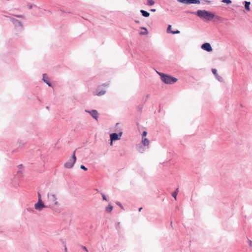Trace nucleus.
I'll use <instances>...</instances> for the list:
<instances>
[{
	"instance_id": "nucleus-33",
	"label": "nucleus",
	"mask_w": 252,
	"mask_h": 252,
	"mask_svg": "<svg viewBox=\"0 0 252 252\" xmlns=\"http://www.w3.org/2000/svg\"><path fill=\"white\" fill-rule=\"evenodd\" d=\"M157 73L159 75V74H163V73H161V72H158V71H157Z\"/></svg>"
},
{
	"instance_id": "nucleus-23",
	"label": "nucleus",
	"mask_w": 252,
	"mask_h": 252,
	"mask_svg": "<svg viewBox=\"0 0 252 252\" xmlns=\"http://www.w3.org/2000/svg\"><path fill=\"white\" fill-rule=\"evenodd\" d=\"M38 201L40 202L42 201L41 199V194L39 193H38Z\"/></svg>"
},
{
	"instance_id": "nucleus-24",
	"label": "nucleus",
	"mask_w": 252,
	"mask_h": 252,
	"mask_svg": "<svg viewBox=\"0 0 252 252\" xmlns=\"http://www.w3.org/2000/svg\"><path fill=\"white\" fill-rule=\"evenodd\" d=\"M147 134V132L146 131H144L142 134V137H145Z\"/></svg>"
},
{
	"instance_id": "nucleus-9",
	"label": "nucleus",
	"mask_w": 252,
	"mask_h": 252,
	"mask_svg": "<svg viewBox=\"0 0 252 252\" xmlns=\"http://www.w3.org/2000/svg\"><path fill=\"white\" fill-rule=\"evenodd\" d=\"M48 205L45 206L42 201L39 202L38 201L37 203H36L34 205L35 209L37 210L40 211L43 208L48 207Z\"/></svg>"
},
{
	"instance_id": "nucleus-12",
	"label": "nucleus",
	"mask_w": 252,
	"mask_h": 252,
	"mask_svg": "<svg viewBox=\"0 0 252 252\" xmlns=\"http://www.w3.org/2000/svg\"><path fill=\"white\" fill-rule=\"evenodd\" d=\"M212 73L215 75L216 79L220 82H221L222 81V78L221 77L219 76L217 70L216 69H212Z\"/></svg>"
},
{
	"instance_id": "nucleus-7",
	"label": "nucleus",
	"mask_w": 252,
	"mask_h": 252,
	"mask_svg": "<svg viewBox=\"0 0 252 252\" xmlns=\"http://www.w3.org/2000/svg\"><path fill=\"white\" fill-rule=\"evenodd\" d=\"M136 148L137 151L140 153H143L147 149H148L147 147L144 146L141 143L137 144L136 146Z\"/></svg>"
},
{
	"instance_id": "nucleus-26",
	"label": "nucleus",
	"mask_w": 252,
	"mask_h": 252,
	"mask_svg": "<svg viewBox=\"0 0 252 252\" xmlns=\"http://www.w3.org/2000/svg\"><path fill=\"white\" fill-rule=\"evenodd\" d=\"M80 168L85 171H86L87 170V168L85 167L83 165H81L80 166Z\"/></svg>"
},
{
	"instance_id": "nucleus-30",
	"label": "nucleus",
	"mask_w": 252,
	"mask_h": 252,
	"mask_svg": "<svg viewBox=\"0 0 252 252\" xmlns=\"http://www.w3.org/2000/svg\"><path fill=\"white\" fill-rule=\"evenodd\" d=\"M102 198L104 200H107V198H106V196L105 195H104V194H102Z\"/></svg>"
},
{
	"instance_id": "nucleus-34",
	"label": "nucleus",
	"mask_w": 252,
	"mask_h": 252,
	"mask_svg": "<svg viewBox=\"0 0 252 252\" xmlns=\"http://www.w3.org/2000/svg\"><path fill=\"white\" fill-rule=\"evenodd\" d=\"M187 12L189 13H194L193 12H191V11H188Z\"/></svg>"
},
{
	"instance_id": "nucleus-19",
	"label": "nucleus",
	"mask_w": 252,
	"mask_h": 252,
	"mask_svg": "<svg viewBox=\"0 0 252 252\" xmlns=\"http://www.w3.org/2000/svg\"><path fill=\"white\" fill-rule=\"evenodd\" d=\"M178 194L177 191H174L172 193V196L175 198V200L177 199V195Z\"/></svg>"
},
{
	"instance_id": "nucleus-35",
	"label": "nucleus",
	"mask_w": 252,
	"mask_h": 252,
	"mask_svg": "<svg viewBox=\"0 0 252 252\" xmlns=\"http://www.w3.org/2000/svg\"><path fill=\"white\" fill-rule=\"evenodd\" d=\"M119 125V123H117V124H116V127H117V126H118Z\"/></svg>"
},
{
	"instance_id": "nucleus-14",
	"label": "nucleus",
	"mask_w": 252,
	"mask_h": 252,
	"mask_svg": "<svg viewBox=\"0 0 252 252\" xmlns=\"http://www.w3.org/2000/svg\"><path fill=\"white\" fill-rule=\"evenodd\" d=\"M140 12L144 17H148L150 16V13L145 10L141 9Z\"/></svg>"
},
{
	"instance_id": "nucleus-28",
	"label": "nucleus",
	"mask_w": 252,
	"mask_h": 252,
	"mask_svg": "<svg viewBox=\"0 0 252 252\" xmlns=\"http://www.w3.org/2000/svg\"><path fill=\"white\" fill-rule=\"evenodd\" d=\"M248 243H249V246L252 247V241L250 240H248Z\"/></svg>"
},
{
	"instance_id": "nucleus-29",
	"label": "nucleus",
	"mask_w": 252,
	"mask_h": 252,
	"mask_svg": "<svg viewBox=\"0 0 252 252\" xmlns=\"http://www.w3.org/2000/svg\"><path fill=\"white\" fill-rule=\"evenodd\" d=\"M120 222H118L116 224V227L117 229H119L120 228Z\"/></svg>"
},
{
	"instance_id": "nucleus-6",
	"label": "nucleus",
	"mask_w": 252,
	"mask_h": 252,
	"mask_svg": "<svg viewBox=\"0 0 252 252\" xmlns=\"http://www.w3.org/2000/svg\"><path fill=\"white\" fill-rule=\"evenodd\" d=\"M178 1L187 4H199L200 0H178Z\"/></svg>"
},
{
	"instance_id": "nucleus-15",
	"label": "nucleus",
	"mask_w": 252,
	"mask_h": 252,
	"mask_svg": "<svg viewBox=\"0 0 252 252\" xmlns=\"http://www.w3.org/2000/svg\"><path fill=\"white\" fill-rule=\"evenodd\" d=\"M251 4V2L250 1H245V8L246 10L250 11V5Z\"/></svg>"
},
{
	"instance_id": "nucleus-40",
	"label": "nucleus",
	"mask_w": 252,
	"mask_h": 252,
	"mask_svg": "<svg viewBox=\"0 0 252 252\" xmlns=\"http://www.w3.org/2000/svg\"><path fill=\"white\" fill-rule=\"evenodd\" d=\"M111 211L113 210V207L112 206H111Z\"/></svg>"
},
{
	"instance_id": "nucleus-2",
	"label": "nucleus",
	"mask_w": 252,
	"mask_h": 252,
	"mask_svg": "<svg viewBox=\"0 0 252 252\" xmlns=\"http://www.w3.org/2000/svg\"><path fill=\"white\" fill-rule=\"evenodd\" d=\"M161 79L163 82L166 84H172L177 81V79L165 74H159Z\"/></svg>"
},
{
	"instance_id": "nucleus-17",
	"label": "nucleus",
	"mask_w": 252,
	"mask_h": 252,
	"mask_svg": "<svg viewBox=\"0 0 252 252\" xmlns=\"http://www.w3.org/2000/svg\"><path fill=\"white\" fill-rule=\"evenodd\" d=\"M155 1L154 0H147V5L149 6H152L155 4Z\"/></svg>"
},
{
	"instance_id": "nucleus-25",
	"label": "nucleus",
	"mask_w": 252,
	"mask_h": 252,
	"mask_svg": "<svg viewBox=\"0 0 252 252\" xmlns=\"http://www.w3.org/2000/svg\"><path fill=\"white\" fill-rule=\"evenodd\" d=\"M180 32L178 30H177L176 31H172L171 32V33L172 34H178V33H179Z\"/></svg>"
},
{
	"instance_id": "nucleus-22",
	"label": "nucleus",
	"mask_w": 252,
	"mask_h": 252,
	"mask_svg": "<svg viewBox=\"0 0 252 252\" xmlns=\"http://www.w3.org/2000/svg\"><path fill=\"white\" fill-rule=\"evenodd\" d=\"M172 31H171V25H169L167 27V32H168V33H171V32Z\"/></svg>"
},
{
	"instance_id": "nucleus-31",
	"label": "nucleus",
	"mask_w": 252,
	"mask_h": 252,
	"mask_svg": "<svg viewBox=\"0 0 252 252\" xmlns=\"http://www.w3.org/2000/svg\"><path fill=\"white\" fill-rule=\"evenodd\" d=\"M156 9H151L150 10L151 11H152V12H155L156 11Z\"/></svg>"
},
{
	"instance_id": "nucleus-21",
	"label": "nucleus",
	"mask_w": 252,
	"mask_h": 252,
	"mask_svg": "<svg viewBox=\"0 0 252 252\" xmlns=\"http://www.w3.org/2000/svg\"><path fill=\"white\" fill-rule=\"evenodd\" d=\"M221 2L227 4H230L232 2L231 0H222Z\"/></svg>"
},
{
	"instance_id": "nucleus-10",
	"label": "nucleus",
	"mask_w": 252,
	"mask_h": 252,
	"mask_svg": "<svg viewBox=\"0 0 252 252\" xmlns=\"http://www.w3.org/2000/svg\"><path fill=\"white\" fill-rule=\"evenodd\" d=\"M86 112L89 113L96 120H97L98 113L97 112V111L95 110H93L92 111L86 110Z\"/></svg>"
},
{
	"instance_id": "nucleus-16",
	"label": "nucleus",
	"mask_w": 252,
	"mask_h": 252,
	"mask_svg": "<svg viewBox=\"0 0 252 252\" xmlns=\"http://www.w3.org/2000/svg\"><path fill=\"white\" fill-rule=\"evenodd\" d=\"M46 77V74H44L43 75V80H44V81L49 86H51V84L47 80H45V78Z\"/></svg>"
},
{
	"instance_id": "nucleus-39",
	"label": "nucleus",
	"mask_w": 252,
	"mask_h": 252,
	"mask_svg": "<svg viewBox=\"0 0 252 252\" xmlns=\"http://www.w3.org/2000/svg\"><path fill=\"white\" fill-rule=\"evenodd\" d=\"M17 17H22L21 16H16Z\"/></svg>"
},
{
	"instance_id": "nucleus-4",
	"label": "nucleus",
	"mask_w": 252,
	"mask_h": 252,
	"mask_svg": "<svg viewBox=\"0 0 252 252\" xmlns=\"http://www.w3.org/2000/svg\"><path fill=\"white\" fill-rule=\"evenodd\" d=\"M114 131H116L117 133H111V145L113 141L120 140L123 135V131L121 128L119 129L115 128Z\"/></svg>"
},
{
	"instance_id": "nucleus-8",
	"label": "nucleus",
	"mask_w": 252,
	"mask_h": 252,
	"mask_svg": "<svg viewBox=\"0 0 252 252\" xmlns=\"http://www.w3.org/2000/svg\"><path fill=\"white\" fill-rule=\"evenodd\" d=\"M201 48L203 50H204L206 51L209 52H211L213 50L210 44L209 43H205L201 45Z\"/></svg>"
},
{
	"instance_id": "nucleus-32",
	"label": "nucleus",
	"mask_w": 252,
	"mask_h": 252,
	"mask_svg": "<svg viewBox=\"0 0 252 252\" xmlns=\"http://www.w3.org/2000/svg\"><path fill=\"white\" fill-rule=\"evenodd\" d=\"M83 249H84V250H85V251H86V252H88V250L86 249V247H84L83 248Z\"/></svg>"
},
{
	"instance_id": "nucleus-18",
	"label": "nucleus",
	"mask_w": 252,
	"mask_h": 252,
	"mask_svg": "<svg viewBox=\"0 0 252 252\" xmlns=\"http://www.w3.org/2000/svg\"><path fill=\"white\" fill-rule=\"evenodd\" d=\"M142 29L144 30L145 31L141 32L140 33V34H141V35H146V34H148V31H147V30L146 28H142Z\"/></svg>"
},
{
	"instance_id": "nucleus-11",
	"label": "nucleus",
	"mask_w": 252,
	"mask_h": 252,
	"mask_svg": "<svg viewBox=\"0 0 252 252\" xmlns=\"http://www.w3.org/2000/svg\"><path fill=\"white\" fill-rule=\"evenodd\" d=\"M141 144L149 148L150 141L146 137H142Z\"/></svg>"
},
{
	"instance_id": "nucleus-13",
	"label": "nucleus",
	"mask_w": 252,
	"mask_h": 252,
	"mask_svg": "<svg viewBox=\"0 0 252 252\" xmlns=\"http://www.w3.org/2000/svg\"><path fill=\"white\" fill-rule=\"evenodd\" d=\"M106 91L105 90L101 89V88H98L97 91L96 95L98 96H100L103 95L106 93Z\"/></svg>"
},
{
	"instance_id": "nucleus-1",
	"label": "nucleus",
	"mask_w": 252,
	"mask_h": 252,
	"mask_svg": "<svg viewBox=\"0 0 252 252\" xmlns=\"http://www.w3.org/2000/svg\"><path fill=\"white\" fill-rule=\"evenodd\" d=\"M196 14L200 18L208 20H211L214 17V15L212 13L205 10H198L196 11Z\"/></svg>"
},
{
	"instance_id": "nucleus-27",
	"label": "nucleus",
	"mask_w": 252,
	"mask_h": 252,
	"mask_svg": "<svg viewBox=\"0 0 252 252\" xmlns=\"http://www.w3.org/2000/svg\"><path fill=\"white\" fill-rule=\"evenodd\" d=\"M116 204L119 205L122 209H124L123 206L122 205V204L119 202H117Z\"/></svg>"
},
{
	"instance_id": "nucleus-5",
	"label": "nucleus",
	"mask_w": 252,
	"mask_h": 252,
	"mask_svg": "<svg viewBox=\"0 0 252 252\" xmlns=\"http://www.w3.org/2000/svg\"><path fill=\"white\" fill-rule=\"evenodd\" d=\"M76 160V158L75 156V151L73 152L72 157L64 164V166L66 168H72L75 161Z\"/></svg>"
},
{
	"instance_id": "nucleus-20",
	"label": "nucleus",
	"mask_w": 252,
	"mask_h": 252,
	"mask_svg": "<svg viewBox=\"0 0 252 252\" xmlns=\"http://www.w3.org/2000/svg\"><path fill=\"white\" fill-rule=\"evenodd\" d=\"M105 211L108 213H109L110 212V204H109L106 208L105 209Z\"/></svg>"
},
{
	"instance_id": "nucleus-37",
	"label": "nucleus",
	"mask_w": 252,
	"mask_h": 252,
	"mask_svg": "<svg viewBox=\"0 0 252 252\" xmlns=\"http://www.w3.org/2000/svg\"><path fill=\"white\" fill-rule=\"evenodd\" d=\"M142 209V208H141H141H140L139 209V212H140V211H141Z\"/></svg>"
},
{
	"instance_id": "nucleus-36",
	"label": "nucleus",
	"mask_w": 252,
	"mask_h": 252,
	"mask_svg": "<svg viewBox=\"0 0 252 252\" xmlns=\"http://www.w3.org/2000/svg\"><path fill=\"white\" fill-rule=\"evenodd\" d=\"M135 23H139V21H135Z\"/></svg>"
},
{
	"instance_id": "nucleus-38",
	"label": "nucleus",
	"mask_w": 252,
	"mask_h": 252,
	"mask_svg": "<svg viewBox=\"0 0 252 252\" xmlns=\"http://www.w3.org/2000/svg\"><path fill=\"white\" fill-rule=\"evenodd\" d=\"M175 191H177L178 192V189H177Z\"/></svg>"
},
{
	"instance_id": "nucleus-3",
	"label": "nucleus",
	"mask_w": 252,
	"mask_h": 252,
	"mask_svg": "<svg viewBox=\"0 0 252 252\" xmlns=\"http://www.w3.org/2000/svg\"><path fill=\"white\" fill-rule=\"evenodd\" d=\"M47 203L49 207H53L58 204L57 198L54 194H47Z\"/></svg>"
}]
</instances>
